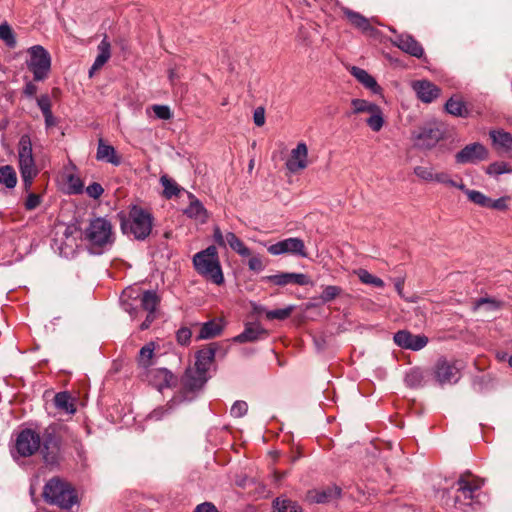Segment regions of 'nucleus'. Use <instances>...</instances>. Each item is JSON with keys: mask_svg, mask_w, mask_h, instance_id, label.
<instances>
[{"mask_svg": "<svg viewBox=\"0 0 512 512\" xmlns=\"http://www.w3.org/2000/svg\"><path fill=\"white\" fill-rule=\"evenodd\" d=\"M0 184L9 189L16 186L17 175L12 166L4 165L0 167Z\"/></svg>", "mask_w": 512, "mask_h": 512, "instance_id": "c9c22d12", "label": "nucleus"}, {"mask_svg": "<svg viewBox=\"0 0 512 512\" xmlns=\"http://www.w3.org/2000/svg\"><path fill=\"white\" fill-rule=\"evenodd\" d=\"M192 332L189 328H180L176 333L177 342L181 345H186L190 342Z\"/></svg>", "mask_w": 512, "mask_h": 512, "instance_id": "5fc2aeb1", "label": "nucleus"}, {"mask_svg": "<svg viewBox=\"0 0 512 512\" xmlns=\"http://www.w3.org/2000/svg\"><path fill=\"white\" fill-rule=\"evenodd\" d=\"M223 325L220 320H211L204 323L201 326L198 338L199 339H211L214 338L222 332Z\"/></svg>", "mask_w": 512, "mask_h": 512, "instance_id": "f704fd0d", "label": "nucleus"}, {"mask_svg": "<svg viewBox=\"0 0 512 512\" xmlns=\"http://www.w3.org/2000/svg\"><path fill=\"white\" fill-rule=\"evenodd\" d=\"M168 411H169V409L164 408V407L155 409L154 411H152L150 413L149 418L151 420H156V421L161 420Z\"/></svg>", "mask_w": 512, "mask_h": 512, "instance_id": "0e129e2a", "label": "nucleus"}, {"mask_svg": "<svg viewBox=\"0 0 512 512\" xmlns=\"http://www.w3.org/2000/svg\"><path fill=\"white\" fill-rule=\"evenodd\" d=\"M61 441L54 432L47 431L44 435L42 455L46 464L53 465L58 462Z\"/></svg>", "mask_w": 512, "mask_h": 512, "instance_id": "a211bd4d", "label": "nucleus"}, {"mask_svg": "<svg viewBox=\"0 0 512 512\" xmlns=\"http://www.w3.org/2000/svg\"><path fill=\"white\" fill-rule=\"evenodd\" d=\"M155 313H147L145 320L141 323L140 329L146 330L150 327L152 322L155 320Z\"/></svg>", "mask_w": 512, "mask_h": 512, "instance_id": "69168bd1", "label": "nucleus"}, {"mask_svg": "<svg viewBox=\"0 0 512 512\" xmlns=\"http://www.w3.org/2000/svg\"><path fill=\"white\" fill-rule=\"evenodd\" d=\"M413 173L416 177L424 182H433L435 170L431 166H415Z\"/></svg>", "mask_w": 512, "mask_h": 512, "instance_id": "37998d69", "label": "nucleus"}, {"mask_svg": "<svg viewBox=\"0 0 512 512\" xmlns=\"http://www.w3.org/2000/svg\"><path fill=\"white\" fill-rule=\"evenodd\" d=\"M443 133L436 127H425L415 137L416 145L423 149L433 148L441 139Z\"/></svg>", "mask_w": 512, "mask_h": 512, "instance_id": "412c9836", "label": "nucleus"}, {"mask_svg": "<svg viewBox=\"0 0 512 512\" xmlns=\"http://www.w3.org/2000/svg\"><path fill=\"white\" fill-rule=\"evenodd\" d=\"M41 203V197L38 194L30 193L25 201V208L27 210H34Z\"/></svg>", "mask_w": 512, "mask_h": 512, "instance_id": "13d9d810", "label": "nucleus"}, {"mask_svg": "<svg viewBox=\"0 0 512 512\" xmlns=\"http://www.w3.org/2000/svg\"><path fill=\"white\" fill-rule=\"evenodd\" d=\"M395 289L400 297H403V290H404V279L403 278H397L395 279Z\"/></svg>", "mask_w": 512, "mask_h": 512, "instance_id": "774afa93", "label": "nucleus"}, {"mask_svg": "<svg viewBox=\"0 0 512 512\" xmlns=\"http://www.w3.org/2000/svg\"><path fill=\"white\" fill-rule=\"evenodd\" d=\"M502 307V302L494 298H480L473 303V311L476 312L480 309L486 311H496Z\"/></svg>", "mask_w": 512, "mask_h": 512, "instance_id": "ea45409f", "label": "nucleus"}, {"mask_svg": "<svg viewBox=\"0 0 512 512\" xmlns=\"http://www.w3.org/2000/svg\"><path fill=\"white\" fill-rule=\"evenodd\" d=\"M509 200H510L509 196H503L496 200H492L490 198L488 208L499 210V211H505L508 209V201Z\"/></svg>", "mask_w": 512, "mask_h": 512, "instance_id": "8fccbe9b", "label": "nucleus"}, {"mask_svg": "<svg viewBox=\"0 0 512 512\" xmlns=\"http://www.w3.org/2000/svg\"><path fill=\"white\" fill-rule=\"evenodd\" d=\"M351 74L367 89L375 94L381 92V87L377 84L375 78L366 70L359 67H352Z\"/></svg>", "mask_w": 512, "mask_h": 512, "instance_id": "a878e982", "label": "nucleus"}, {"mask_svg": "<svg viewBox=\"0 0 512 512\" xmlns=\"http://www.w3.org/2000/svg\"><path fill=\"white\" fill-rule=\"evenodd\" d=\"M156 347V343L151 341L140 349L136 359L138 366L146 369L154 364Z\"/></svg>", "mask_w": 512, "mask_h": 512, "instance_id": "c85d7f7f", "label": "nucleus"}, {"mask_svg": "<svg viewBox=\"0 0 512 512\" xmlns=\"http://www.w3.org/2000/svg\"><path fill=\"white\" fill-rule=\"evenodd\" d=\"M196 272L206 280L220 286L224 284V275L216 246L210 245L193 256Z\"/></svg>", "mask_w": 512, "mask_h": 512, "instance_id": "20e7f679", "label": "nucleus"}, {"mask_svg": "<svg viewBox=\"0 0 512 512\" xmlns=\"http://www.w3.org/2000/svg\"><path fill=\"white\" fill-rule=\"evenodd\" d=\"M37 91L38 86L33 81H27L23 88V94L27 97H34Z\"/></svg>", "mask_w": 512, "mask_h": 512, "instance_id": "052dcab7", "label": "nucleus"}, {"mask_svg": "<svg viewBox=\"0 0 512 512\" xmlns=\"http://www.w3.org/2000/svg\"><path fill=\"white\" fill-rule=\"evenodd\" d=\"M309 165L308 147L306 143L299 142L290 152L285 166L291 173H297L306 169Z\"/></svg>", "mask_w": 512, "mask_h": 512, "instance_id": "4468645a", "label": "nucleus"}, {"mask_svg": "<svg viewBox=\"0 0 512 512\" xmlns=\"http://www.w3.org/2000/svg\"><path fill=\"white\" fill-rule=\"evenodd\" d=\"M96 158L97 160L106 161L114 166L121 164V157L117 154L115 148L106 144L102 139L98 142Z\"/></svg>", "mask_w": 512, "mask_h": 512, "instance_id": "5701e85b", "label": "nucleus"}, {"mask_svg": "<svg viewBox=\"0 0 512 512\" xmlns=\"http://www.w3.org/2000/svg\"><path fill=\"white\" fill-rule=\"evenodd\" d=\"M45 118V125L46 127H53L57 124L56 118L53 116L52 112L43 114Z\"/></svg>", "mask_w": 512, "mask_h": 512, "instance_id": "338daca9", "label": "nucleus"}, {"mask_svg": "<svg viewBox=\"0 0 512 512\" xmlns=\"http://www.w3.org/2000/svg\"><path fill=\"white\" fill-rule=\"evenodd\" d=\"M343 13L349 23L355 28L367 34H372L374 32V28L371 26L370 21L363 15L348 8L344 9Z\"/></svg>", "mask_w": 512, "mask_h": 512, "instance_id": "393cba45", "label": "nucleus"}, {"mask_svg": "<svg viewBox=\"0 0 512 512\" xmlns=\"http://www.w3.org/2000/svg\"><path fill=\"white\" fill-rule=\"evenodd\" d=\"M0 40L9 48H15L17 45L16 34L7 22L0 24Z\"/></svg>", "mask_w": 512, "mask_h": 512, "instance_id": "4c0bfd02", "label": "nucleus"}, {"mask_svg": "<svg viewBox=\"0 0 512 512\" xmlns=\"http://www.w3.org/2000/svg\"><path fill=\"white\" fill-rule=\"evenodd\" d=\"M486 173L489 175L512 173V168L505 162H494L487 167Z\"/></svg>", "mask_w": 512, "mask_h": 512, "instance_id": "49530a36", "label": "nucleus"}, {"mask_svg": "<svg viewBox=\"0 0 512 512\" xmlns=\"http://www.w3.org/2000/svg\"><path fill=\"white\" fill-rule=\"evenodd\" d=\"M412 88L417 97L424 103L433 102L441 94V89L428 80L414 81L412 83Z\"/></svg>", "mask_w": 512, "mask_h": 512, "instance_id": "aec40b11", "label": "nucleus"}, {"mask_svg": "<svg viewBox=\"0 0 512 512\" xmlns=\"http://www.w3.org/2000/svg\"><path fill=\"white\" fill-rule=\"evenodd\" d=\"M215 356V351L212 348L201 349L196 354V361L194 368L200 373L207 374Z\"/></svg>", "mask_w": 512, "mask_h": 512, "instance_id": "cd10ccee", "label": "nucleus"}, {"mask_svg": "<svg viewBox=\"0 0 512 512\" xmlns=\"http://www.w3.org/2000/svg\"><path fill=\"white\" fill-rule=\"evenodd\" d=\"M433 182L440 183L446 186L454 185V180L447 172L444 171H435Z\"/></svg>", "mask_w": 512, "mask_h": 512, "instance_id": "864d4df0", "label": "nucleus"}, {"mask_svg": "<svg viewBox=\"0 0 512 512\" xmlns=\"http://www.w3.org/2000/svg\"><path fill=\"white\" fill-rule=\"evenodd\" d=\"M182 381L185 388L194 391L204 385L207 381V374L200 373L195 368H189L186 370Z\"/></svg>", "mask_w": 512, "mask_h": 512, "instance_id": "b1692460", "label": "nucleus"}, {"mask_svg": "<svg viewBox=\"0 0 512 512\" xmlns=\"http://www.w3.org/2000/svg\"><path fill=\"white\" fill-rule=\"evenodd\" d=\"M273 506L277 512H302L297 502L283 497L275 499Z\"/></svg>", "mask_w": 512, "mask_h": 512, "instance_id": "58836bf2", "label": "nucleus"}, {"mask_svg": "<svg viewBox=\"0 0 512 512\" xmlns=\"http://www.w3.org/2000/svg\"><path fill=\"white\" fill-rule=\"evenodd\" d=\"M487 158L488 150L479 142L466 145L455 155V161L458 164L476 163Z\"/></svg>", "mask_w": 512, "mask_h": 512, "instance_id": "ddd939ff", "label": "nucleus"}, {"mask_svg": "<svg viewBox=\"0 0 512 512\" xmlns=\"http://www.w3.org/2000/svg\"><path fill=\"white\" fill-rule=\"evenodd\" d=\"M194 512H218V510L212 503L204 502L198 505Z\"/></svg>", "mask_w": 512, "mask_h": 512, "instance_id": "680f3d73", "label": "nucleus"}, {"mask_svg": "<svg viewBox=\"0 0 512 512\" xmlns=\"http://www.w3.org/2000/svg\"><path fill=\"white\" fill-rule=\"evenodd\" d=\"M489 135L497 151L512 157V135L510 133L504 130H492Z\"/></svg>", "mask_w": 512, "mask_h": 512, "instance_id": "4be33fe9", "label": "nucleus"}, {"mask_svg": "<svg viewBox=\"0 0 512 512\" xmlns=\"http://www.w3.org/2000/svg\"><path fill=\"white\" fill-rule=\"evenodd\" d=\"M46 503L57 506L62 510H72L74 506L80 504L79 497L75 488L68 482L53 477L44 485L42 492Z\"/></svg>", "mask_w": 512, "mask_h": 512, "instance_id": "7ed1b4c3", "label": "nucleus"}, {"mask_svg": "<svg viewBox=\"0 0 512 512\" xmlns=\"http://www.w3.org/2000/svg\"><path fill=\"white\" fill-rule=\"evenodd\" d=\"M111 46L110 43L107 41L106 38H104L100 44L98 45V51L99 54L96 57L92 67L89 70V76L92 77L93 74L102 68L104 64L110 59L111 57Z\"/></svg>", "mask_w": 512, "mask_h": 512, "instance_id": "bb28decb", "label": "nucleus"}, {"mask_svg": "<svg viewBox=\"0 0 512 512\" xmlns=\"http://www.w3.org/2000/svg\"><path fill=\"white\" fill-rule=\"evenodd\" d=\"M213 239L218 246L223 248L229 246L241 257H247L251 255V250L233 232H227L226 234H223L221 229L218 226H215L213 229Z\"/></svg>", "mask_w": 512, "mask_h": 512, "instance_id": "9d476101", "label": "nucleus"}, {"mask_svg": "<svg viewBox=\"0 0 512 512\" xmlns=\"http://www.w3.org/2000/svg\"><path fill=\"white\" fill-rule=\"evenodd\" d=\"M350 104L351 115L367 114L364 122L373 132H379L384 127L385 118L379 105L360 98L352 99Z\"/></svg>", "mask_w": 512, "mask_h": 512, "instance_id": "0eeeda50", "label": "nucleus"}, {"mask_svg": "<svg viewBox=\"0 0 512 512\" xmlns=\"http://www.w3.org/2000/svg\"><path fill=\"white\" fill-rule=\"evenodd\" d=\"M151 377L154 384L162 389L164 387H171L176 383V377L167 369L161 368L151 372Z\"/></svg>", "mask_w": 512, "mask_h": 512, "instance_id": "c756f323", "label": "nucleus"}, {"mask_svg": "<svg viewBox=\"0 0 512 512\" xmlns=\"http://www.w3.org/2000/svg\"><path fill=\"white\" fill-rule=\"evenodd\" d=\"M266 330L260 325H247L244 331L237 335L234 340L239 343L252 342L258 340L261 335H265Z\"/></svg>", "mask_w": 512, "mask_h": 512, "instance_id": "473e14b6", "label": "nucleus"}, {"mask_svg": "<svg viewBox=\"0 0 512 512\" xmlns=\"http://www.w3.org/2000/svg\"><path fill=\"white\" fill-rule=\"evenodd\" d=\"M157 118L162 120H168L172 117L171 110L166 105H154L152 107Z\"/></svg>", "mask_w": 512, "mask_h": 512, "instance_id": "603ef678", "label": "nucleus"}, {"mask_svg": "<svg viewBox=\"0 0 512 512\" xmlns=\"http://www.w3.org/2000/svg\"><path fill=\"white\" fill-rule=\"evenodd\" d=\"M190 204L184 210V213L194 219H199L204 222L207 219V211L202 205V203L194 197V195L189 194Z\"/></svg>", "mask_w": 512, "mask_h": 512, "instance_id": "72a5a7b5", "label": "nucleus"}, {"mask_svg": "<svg viewBox=\"0 0 512 512\" xmlns=\"http://www.w3.org/2000/svg\"><path fill=\"white\" fill-rule=\"evenodd\" d=\"M84 240L92 248L103 249L115 241V231L111 221L105 217H96L89 221L84 230Z\"/></svg>", "mask_w": 512, "mask_h": 512, "instance_id": "39448f33", "label": "nucleus"}, {"mask_svg": "<svg viewBox=\"0 0 512 512\" xmlns=\"http://www.w3.org/2000/svg\"><path fill=\"white\" fill-rule=\"evenodd\" d=\"M253 120H254V123L257 125V126H263L264 123H265V116H264V110L263 109H257L255 110L254 112V115H253Z\"/></svg>", "mask_w": 512, "mask_h": 512, "instance_id": "e2e57ef3", "label": "nucleus"}, {"mask_svg": "<svg viewBox=\"0 0 512 512\" xmlns=\"http://www.w3.org/2000/svg\"><path fill=\"white\" fill-rule=\"evenodd\" d=\"M445 110L457 117H468L469 110L465 104V102L458 96L451 97L445 104Z\"/></svg>", "mask_w": 512, "mask_h": 512, "instance_id": "2f4dec72", "label": "nucleus"}, {"mask_svg": "<svg viewBox=\"0 0 512 512\" xmlns=\"http://www.w3.org/2000/svg\"><path fill=\"white\" fill-rule=\"evenodd\" d=\"M160 183L164 188L163 196L167 199H171L172 197L177 196L181 191L179 185L167 175H162L160 177Z\"/></svg>", "mask_w": 512, "mask_h": 512, "instance_id": "e433bc0d", "label": "nucleus"}, {"mask_svg": "<svg viewBox=\"0 0 512 512\" xmlns=\"http://www.w3.org/2000/svg\"><path fill=\"white\" fill-rule=\"evenodd\" d=\"M55 407L66 414H74L76 407L74 399L68 392H59L54 396Z\"/></svg>", "mask_w": 512, "mask_h": 512, "instance_id": "7c9ffc66", "label": "nucleus"}, {"mask_svg": "<svg viewBox=\"0 0 512 512\" xmlns=\"http://www.w3.org/2000/svg\"><path fill=\"white\" fill-rule=\"evenodd\" d=\"M123 234L132 235L136 240H145L152 232L154 218L140 206L133 205L128 213L118 214Z\"/></svg>", "mask_w": 512, "mask_h": 512, "instance_id": "f03ea898", "label": "nucleus"}, {"mask_svg": "<svg viewBox=\"0 0 512 512\" xmlns=\"http://www.w3.org/2000/svg\"><path fill=\"white\" fill-rule=\"evenodd\" d=\"M434 376L441 385L456 383L460 378V370L454 363L439 359L434 367Z\"/></svg>", "mask_w": 512, "mask_h": 512, "instance_id": "2eb2a0df", "label": "nucleus"}, {"mask_svg": "<svg viewBox=\"0 0 512 512\" xmlns=\"http://www.w3.org/2000/svg\"><path fill=\"white\" fill-rule=\"evenodd\" d=\"M18 162L21 177L26 188L32 185L33 179L38 174L32 152V143L27 135H23L18 143Z\"/></svg>", "mask_w": 512, "mask_h": 512, "instance_id": "6e6552de", "label": "nucleus"}, {"mask_svg": "<svg viewBox=\"0 0 512 512\" xmlns=\"http://www.w3.org/2000/svg\"><path fill=\"white\" fill-rule=\"evenodd\" d=\"M468 199L476 205L488 208L490 198L477 190H465Z\"/></svg>", "mask_w": 512, "mask_h": 512, "instance_id": "c03bdc74", "label": "nucleus"}, {"mask_svg": "<svg viewBox=\"0 0 512 512\" xmlns=\"http://www.w3.org/2000/svg\"><path fill=\"white\" fill-rule=\"evenodd\" d=\"M68 183L72 193L78 194L82 192L83 183L79 177L73 175L69 176Z\"/></svg>", "mask_w": 512, "mask_h": 512, "instance_id": "4d7b16f0", "label": "nucleus"}, {"mask_svg": "<svg viewBox=\"0 0 512 512\" xmlns=\"http://www.w3.org/2000/svg\"><path fill=\"white\" fill-rule=\"evenodd\" d=\"M248 257H249V260H248L247 264H248L249 270L254 271V272H261L262 270H264L265 265H264L262 257L260 255H252L251 254Z\"/></svg>", "mask_w": 512, "mask_h": 512, "instance_id": "de8ad7c7", "label": "nucleus"}, {"mask_svg": "<svg viewBox=\"0 0 512 512\" xmlns=\"http://www.w3.org/2000/svg\"><path fill=\"white\" fill-rule=\"evenodd\" d=\"M354 273L359 277V280L363 284L372 285L378 288H383L385 286V283L381 278L372 275L365 269H358Z\"/></svg>", "mask_w": 512, "mask_h": 512, "instance_id": "a19ab883", "label": "nucleus"}, {"mask_svg": "<svg viewBox=\"0 0 512 512\" xmlns=\"http://www.w3.org/2000/svg\"><path fill=\"white\" fill-rule=\"evenodd\" d=\"M41 447L40 435L32 429H24L19 432L15 438L12 455L20 457H29L35 454Z\"/></svg>", "mask_w": 512, "mask_h": 512, "instance_id": "1a4fd4ad", "label": "nucleus"}, {"mask_svg": "<svg viewBox=\"0 0 512 512\" xmlns=\"http://www.w3.org/2000/svg\"><path fill=\"white\" fill-rule=\"evenodd\" d=\"M103 192H104V189L102 188V186L96 182L90 184L86 188V193L94 199H98L103 194Z\"/></svg>", "mask_w": 512, "mask_h": 512, "instance_id": "bf43d9fd", "label": "nucleus"}, {"mask_svg": "<svg viewBox=\"0 0 512 512\" xmlns=\"http://www.w3.org/2000/svg\"><path fill=\"white\" fill-rule=\"evenodd\" d=\"M139 302L140 308L134 307L131 303L123 300L124 310L127 311L133 318L138 317V314L141 310L146 311L147 313H155L159 304V298L155 292L145 291L142 294Z\"/></svg>", "mask_w": 512, "mask_h": 512, "instance_id": "dca6fc26", "label": "nucleus"}, {"mask_svg": "<svg viewBox=\"0 0 512 512\" xmlns=\"http://www.w3.org/2000/svg\"><path fill=\"white\" fill-rule=\"evenodd\" d=\"M26 65L33 74L34 81H44L51 70V55L41 45H34L27 49Z\"/></svg>", "mask_w": 512, "mask_h": 512, "instance_id": "423d86ee", "label": "nucleus"}, {"mask_svg": "<svg viewBox=\"0 0 512 512\" xmlns=\"http://www.w3.org/2000/svg\"><path fill=\"white\" fill-rule=\"evenodd\" d=\"M247 411L248 405L245 401H236L230 409L231 415L236 418L244 416Z\"/></svg>", "mask_w": 512, "mask_h": 512, "instance_id": "09e8293b", "label": "nucleus"}, {"mask_svg": "<svg viewBox=\"0 0 512 512\" xmlns=\"http://www.w3.org/2000/svg\"><path fill=\"white\" fill-rule=\"evenodd\" d=\"M37 105L40 108L42 114L52 112L51 100L47 94L41 95L39 98H37Z\"/></svg>", "mask_w": 512, "mask_h": 512, "instance_id": "6e6d98bb", "label": "nucleus"}, {"mask_svg": "<svg viewBox=\"0 0 512 512\" xmlns=\"http://www.w3.org/2000/svg\"><path fill=\"white\" fill-rule=\"evenodd\" d=\"M295 306L289 305L285 308L265 311V317L268 320H286L294 312Z\"/></svg>", "mask_w": 512, "mask_h": 512, "instance_id": "79ce46f5", "label": "nucleus"}, {"mask_svg": "<svg viewBox=\"0 0 512 512\" xmlns=\"http://www.w3.org/2000/svg\"><path fill=\"white\" fill-rule=\"evenodd\" d=\"M267 250L271 255L274 256L282 254H291L303 258L308 256L304 241L297 237L287 238L272 244L267 248Z\"/></svg>", "mask_w": 512, "mask_h": 512, "instance_id": "9b49d317", "label": "nucleus"}, {"mask_svg": "<svg viewBox=\"0 0 512 512\" xmlns=\"http://www.w3.org/2000/svg\"><path fill=\"white\" fill-rule=\"evenodd\" d=\"M484 483L483 478L469 471L462 473L456 482L458 486L457 494L452 499V504L449 503L450 499H447L444 505L460 512H471L480 509L483 505L481 488Z\"/></svg>", "mask_w": 512, "mask_h": 512, "instance_id": "f257e3e1", "label": "nucleus"}, {"mask_svg": "<svg viewBox=\"0 0 512 512\" xmlns=\"http://www.w3.org/2000/svg\"><path fill=\"white\" fill-rule=\"evenodd\" d=\"M308 497L313 502L324 503L329 499L330 492L325 491V490H322V491L313 490V491H309Z\"/></svg>", "mask_w": 512, "mask_h": 512, "instance_id": "3c124183", "label": "nucleus"}, {"mask_svg": "<svg viewBox=\"0 0 512 512\" xmlns=\"http://www.w3.org/2000/svg\"><path fill=\"white\" fill-rule=\"evenodd\" d=\"M263 281L272 283L277 286H285L288 284H297L300 286H305L310 284V279L307 275L303 273H279L275 275H268L262 278Z\"/></svg>", "mask_w": 512, "mask_h": 512, "instance_id": "6ab92c4d", "label": "nucleus"}, {"mask_svg": "<svg viewBox=\"0 0 512 512\" xmlns=\"http://www.w3.org/2000/svg\"><path fill=\"white\" fill-rule=\"evenodd\" d=\"M389 30L395 35L390 41L406 54L416 58L424 56V48L422 45L408 33H398L394 28L390 27Z\"/></svg>", "mask_w": 512, "mask_h": 512, "instance_id": "f8f14e48", "label": "nucleus"}, {"mask_svg": "<svg viewBox=\"0 0 512 512\" xmlns=\"http://www.w3.org/2000/svg\"><path fill=\"white\" fill-rule=\"evenodd\" d=\"M341 293V287L336 285H328L323 288V291L319 298L323 303H327L337 298Z\"/></svg>", "mask_w": 512, "mask_h": 512, "instance_id": "a18cd8bd", "label": "nucleus"}, {"mask_svg": "<svg viewBox=\"0 0 512 512\" xmlns=\"http://www.w3.org/2000/svg\"><path fill=\"white\" fill-rule=\"evenodd\" d=\"M394 342L403 349L418 351L424 348L428 343V337L425 335H414L407 330H400L394 335Z\"/></svg>", "mask_w": 512, "mask_h": 512, "instance_id": "f3484780", "label": "nucleus"}]
</instances>
